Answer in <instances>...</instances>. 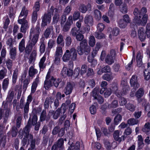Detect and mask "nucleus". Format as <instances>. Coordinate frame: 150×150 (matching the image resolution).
<instances>
[{"label": "nucleus", "mask_w": 150, "mask_h": 150, "mask_svg": "<svg viewBox=\"0 0 150 150\" xmlns=\"http://www.w3.org/2000/svg\"><path fill=\"white\" fill-rule=\"evenodd\" d=\"M142 130L144 132H149L150 130V123L149 122L145 123Z\"/></svg>", "instance_id": "ea45409f"}, {"label": "nucleus", "mask_w": 150, "mask_h": 150, "mask_svg": "<svg viewBox=\"0 0 150 150\" xmlns=\"http://www.w3.org/2000/svg\"><path fill=\"white\" fill-rule=\"evenodd\" d=\"M146 33L147 37H150V23L147 24L146 25Z\"/></svg>", "instance_id": "6e6d98bb"}, {"label": "nucleus", "mask_w": 150, "mask_h": 150, "mask_svg": "<svg viewBox=\"0 0 150 150\" xmlns=\"http://www.w3.org/2000/svg\"><path fill=\"white\" fill-rule=\"evenodd\" d=\"M55 44L54 41L52 39L49 40L48 43V49H47L45 53V54L49 55L51 49L52 47Z\"/></svg>", "instance_id": "aec40b11"}, {"label": "nucleus", "mask_w": 150, "mask_h": 150, "mask_svg": "<svg viewBox=\"0 0 150 150\" xmlns=\"http://www.w3.org/2000/svg\"><path fill=\"white\" fill-rule=\"evenodd\" d=\"M39 81V79L38 76H37L35 81L33 83L31 87V93H34L35 91Z\"/></svg>", "instance_id": "412c9836"}, {"label": "nucleus", "mask_w": 150, "mask_h": 150, "mask_svg": "<svg viewBox=\"0 0 150 150\" xmlns=\"http://www.w3.org/2000/svg\"><path fill=\"white\" fill-rule=\"evenodd\" d=\"M25 40L23 39L19 44V49L21 52H23L25 49Z\"/></svg>", "instance_id": "f704fd0d"}, {"label": "nucleus", "mask_w": 150, "mask_h": 150, "mask_svg": "<svg viewBox=\"0 0 150 150\" xmlns=\"http://www.w3.org/2000/svg\"><path fill=\"white\" fill-rule=\"evenodd\" d=\"M6 64L8 69L10 70H11L12 66V61L10 59H8L6 61Z\"/></svg>", "instance_id": "8fccbe9b"}, {"label": "nucleus", "mask_w": 150, "mask_h": 150, "mask_svg": "<svg viewBox=\"0 0 150 150\" xmlns=\"http://www.w3.org/2000/svg\"><path fill=\"white\" fill-rule=\"evenodd\" d=\"M45 45L43 42H41L40 47V50L41 53H43L45 50Z\"/></svg>", "instance_id": "4d7b16f0"}, {"label": "nucleus", "mask_w": 150, "mask_h": 150, "mask_svg": "<svg viewBox=\"0 0 150 150\" xmlns=\"http://www.w3.org/2000/svg\"><path fill=\"white\" fill-rule=\"evenodd\" d=\"M18 22L20 24H21L20 29L21 32L25 33L26 29L29 26L27 21L25 18H21L18 20Z\"/></svg>", "instance_id": "9d476101"}, {"label": "nucleus", "mask_w": 150, "mask_h": 150, "mask_svg": "<svg viewBox=\"0 0 150 150\" xmlns=\"http://www.w3.org/2000/svg\"><path fill=\"white\" fill-rule=\"evenodd\" d=\"M94 16L95 18L99 19L101 18V14L100 11L97 9H96L94 11Z\"/></svg>", "instance_id": "49530a36"}, {"label": "nucleus", "mask_w": 150, "mask_h": 150, "mask_svg": "<svg viewBox=\"0 0 150 150\" xmlns=\"http://www.w3.org/2000/svg\"><path fill=\"white\" fill-rule=\"evenodd\" d=\"M138 122V121L137 120L135 119L134 118L130 119L127 121V123L131 125L137 124Z\"/></svg>", "instance_id": "a19ab883"}, {"label": "nucleus", "mask_w": 150, "mask_h": 150, "mask_svg": "<svg viewBox=\"0 0 150 150\" xmlns=\"http://www.w3.org/2000/svg\"><path fill=\"white\" fill-rule=\"evenodd\" d=\"M38 72L37 70L34 68L33 67L31 66L29 68L28 73L30 77H33Z\"/></svg>", "instance_id": "5701e85b"}, {"label": "nucleus", "mask_w": 150, "mask_h": 150, "mask_svg": "<svg viewBox=\"0 0 150 150\" xmlns=\"http://www.w3.org/2000/svg\"><path fill=\"white\" fill-rule=\"evenodd\" d=\"M144 79L146 80H148L150 79V70L148 69L145 70L144 71Z\"/></svg>", "instance_id": "e433bc0d"}, {"label": "nucleus", "mask_w": 150, "mask_h": 150, "mask_svg": "<svg viewBox=\"0 0 150 150\" xmlns=\"http://www.w3.org/2000/svg\"><path fill=\"white\" fill-rule=\"evenodd\" d=\"M118 105L117 101V100H114L111 104L109 105L108 106V108H115Z\"/></svg>", "instance_id": "a18cd8bd"}, {"label": "nucleus", "mask_w": 150, "mask_h": 150, "mask_svg": "<svg viewBox=\"0 0 150 150\" xmlns=\"http://www.w3.org/2000/svg\"><path fill=\"white\" fill-rule=\"evenodd\" d=\"M9 79L8 78H6L4 79L2 83V88L4 91H5L8 88L9 84Z\"/></svg>", "instance_id": "473e14b6"}, {"label": "nucleus", "mask_w": 150, "mask_h": 150, "mask_svg": "<svg viewBox=\"0 0 150 150\" xmlns=\"http://www.w3.org/2000/svg\"><path fill=\"white\" fill-rule=\"evenodd\" d=\"M138 144L139 148L140 149L142 148L144 146L143 139L141 135H138L137 137Z\"/></svg>", "instance_id": "bb28decb"}, {"label": "nucleus", "mask_w": 150, "mask_h": 150, "mask_svg": "<svg viewBox=\"0 0 150 150\" xmlns=\"http://www.w3.org/2000/svg\"><path fill=\"white\" fill-rule=\"evenodd\" d=\"M144 31V29L142 27L140 28L138 30V37L141 41H143L146 38Z\"/></svg>", "instance_id": "2eb2a0df"}, {"label": "nucleus", "mask_w": 150, "mask_h": 150, "mask_svg": "<svg viewBox=\"0 0 150 150\" xmlns=\"http://www.w3.org/2000/svg\"><path fill=\"white\" fill-rule=\"evenodd\" d=\"M88 42L89 45L91 47H93L95 45L96 40L93 36L91 35L90 36Z\"/></svg>", "instance_id": "c756f323"}, {"label": "nucleus", "mask_w": 150, "mask_h": 150, "mask_svg": "<svg viewBox=\"0 0 150 150\" xmlns=\"http://www.w3.org/2000/svg\"><path fill=\"white\" fill-rule=\"evenodd\" d=\"M80 68L79 67H76L74 71V76L75 77H76L79 75Z\"/></svg>", "instance_id": "052dcab7"}, {"label": "nucleus", "mask_w": 150, "mask_h": 150, "mask_svg": "<svg viewBox=\"0 0 150 150\" xmlns=\"http://www.w3.org/2000/svg\"><path fill=\"white\" fill-rule=\"evenodd\" d=\"M90 111L91 114L93 115L95 114L96 111V107L94 105H92L90 108Z\"/></svg>", "instance_id": "338daca9"}, {"label": "nucleus", "mask_w": 150, "mask_h": 150, "mask_svg": "<svg viewBox=\"0 0 150 150\" xmlns=\"http://www.w3.org/2000/svg\"><path fill=\"white\" fill-rule=\"evenodd\" d=\"M99 88H95L91 93V95L95 99H97L99 96L98 95Z\"/></svg>", "instance_id": "c9c22d12"}, {"label": "nucleus", "mask_w": 150, "mask_h": 150, "mask_svg": "<svg viewBox=\"0 0 150 150\" xmlns=\"http://www.w3.org/2000/svg\"><path fill=\"white\" fill-rule=\"evenodd\" d=\"M59 15L57 12L55 13L53 18V23H57L59 20Z\"/></svg>", "instance_id": "09e8293b"}, {"label": "nucleus", "mask_w": 150, "mask_h": 150, "mask_svg": "<svg viewBox=\"0 0 150 150\" xmlns=\"http://www.w3.org/2000/svg\"><path fill=\"white\" fill-rule=\"evenodd\" d=\"M57 43L58 44H61V45L63 47L64 45L63 37L61 34L59 35L57 38Z\"/></svg>", "instance_id": "2f4dec72"}, {"label": "nucleus", "mask_w": 150, "mask_h": 150, "mask_svg": "<svg viewBox=\"0 0 150 150\" xmlns=\"http://www.w3.org/2000/svg\"><path fill=\"white\" fill-rule=\"evenodd\" d=\"M77 55L76 51L74 48H71L70 51L67 50L63 56V61L64 62H67L70 58L73 60H75L76 59Z\"/></svg>", "instance_id": "7ed1b4c3"}, {"label": "nucleus", "mask_w": 150, "mask_h": 150, "mask_svg": "<svg viewBox=\"0 0 150 150\" xmlns=\"http://www.w3.org/2000/svg\"><path fill=\"white\" fill-rule=\"evenodd\" d=\"M144 93V91L142 88H141L136 92L135 95L138 98H139L142 96Z\"/></svg>", "instance_id": "37998d69"}, {"label": "nucleus", "mask_w": 150, "mask_h": 150, "mask_svg": "<svg viewBox=\"0 0 150 150\" xmlns=\"http://www.w3.org/2000/svg\"><path fill=\"white\" fill-rule=\"evenodd\" d=\"M127 23H126L122 19H120L118 22V26L120 28H125L127 25Z\"/></svg>", "instance_id": "79ce46f5"}, {"label": "nucleus", "mask_w": 150, "mask_h": 150, "mask_svg": "<svg viewBox=\"0 0 150 150\" xmlns=\"http://www.w3.org/2000/svg\"><path fill=\"white\" fill-rule=\"evenodd\" d=\"M80 13L79 11L75 12L73 15V19L74 21H76L80 17Z\"/></svg>", "instance_id": "864d4df0"}, {"label": "nucleus", "mask_w": 150, "mask_h": 150, "mask_svg": "<svg viewBox=\"0 0 150 150\" xmlns=\"http://www.w3.org/2000/svg\"><path fill=\"white\" fill-rule=\"evenodd\" d=\"M7 72V70L6 69L3 70H1L0 71V79H3L5 76Z\"/></svg>", "instance_id": "5fc2aeb1"}, {"label": "nucleus", "mask_w": 150, "mask_h": 150, "mask_svg": "<svg viewBox=\"0 0 150 150\" xmlns=\"http://www.w3.org/2000/svg\"><path fill=\"white\" fill-rule=\"evenodd\" d=\"M120 32L119 29L117 28H113L112 30L111 33L110 34L109 37L111 38L112 36H117L119 34Z\"/></svg>", "instance_id": "393cba45"}, {"label": "nucleus", "mask_w": 150, "mask_h": 150, "mask_svg": "<svg viewBox=\"0 0 150 150\" xmlns=\"http://www.w3.org/2000/svg\"><path fill=\"white\" fill-rule=\"evenodd\" d=\"M63 53V50L62 47L58 46L56 49L54 56L62 57Z\"/></svg>", "instance_id": "6ab92c4d"}, {"label": "nucleus", "mask_w": 150, "mask_h": 150, "mask_svg": "<svg viewBox=\"0 0 150 150\" xmlns=\"http://www.w3.org/2000/svg\"><path fill=\"white\" fill-rule=\"evenodd\" d=\"M50 72L49 71L47 75L46 80L44 82V87L46 90L48 89L53 86V84L51 83V79H49L50 78Z\"/></svg>", "instance_id": "f8f14e48"}, {"label": "nucleus", "mask_w": 150, "mask_h": 150, "mask_svg": "<svg viewBox=\"0 0 150 150\" xmlns=\"http://www.w3.org/2000/svg\"><path fill=\"white\" fill-rule=\"evenodd\" d=\"M111 88L112 89H111V90H112V92H114L118 97H120L121 96L125 94L129 91V86L125 85L123 89V91L122 93H120V94H119L118 91H117L118 88L117 84L116 83L113 84L112 85Z\"/></svg>", "instance_id": "0eeeda50"}, {"label": "nucleus", "mask_w": 150, "mask_h": 150, "mask_svg": "<svg viewBox=\"0 0 150 150\" xmlns=\"http://www.w3.org/2000/svg\"><path fill=\"white\" fill-rule=\"evenodd\" d=\"M125 106L128 110L131 111H134L135 110V107L132 104L128 103Z\"/></svg>", "instance_id": "c03bdc74"}, {"label": "nucleus", "mask_w": 150, "mask_h": 150, "mask_svg": "<svg viewBox=\"0 0 150 150\" xmlns=\"http://www.w3.org/2000/svg\"><path fill=\"white\" fill-rule=\"evenodd\" d=\"M53 99H52L50 98H46L45 103V106H47L49 104H51L53 102Z\"/></svg>", "instance_id": "774afa93"}, {"label": "nucleus", "mask_w": 150, "mask_h": 150, "mask_svg": "<svg viewBox=\"0 0 150 150\" xmlns=\"http://www.w3.org/2000/svg\"><path fill=\"white\" fill-rule=\"evenodd\" d=\"M80 147L79 144V142H76L75 146H74L73 144H72L69 147L67 150H79Z\"/></svg>", "instance_id": "7c9ffc66"}, {"label": "nucleus", "mask_w": 150, "mask_h": 150, "mask_svg": "<svg viewBox=\"0 0 150 150\" xmlns=\"http://www.w3.org/2000/svg\"><path fill=\"white\" fill-rule=\"evenodd\" d=\"M105 26L104 24L102 23H100L98 24L97 27V29L99 31L101 32L103 30Z\"/></svg>", "instance_id": "e2e57ef3"}, {"label": "nucleus", "mask_w": 150, "mask_h": 150, "mask_svg": "<svg viewBox=\"0 0 150 150\" xmlns=\"http://www.w3.org/2000/svg\"><path fill=\"white\" fill-rule=\"evenodd\" d=\"M87 67L86 65L84 64L82 65L81 69V74L83 75L85 74L87 71Z\"/></svg>", "instance_id": "bf43d9fd"}, {"label": "nucleus", "mask_w": 150, "mask_h": 150, "mask_svg": "<svg viewBox=\"0 0 150 150\" xmlns=\"http://www.w3.org/2000/svg\"><path fill=\"white\" fill-rule=\"evenodd\" d=\"M16 51L15 47L10 48V54L11 58L12 59H14L16 55Z\"/></svg>", "instance_id": "a878e982"}, {"label": "nucleus", "mask_w": 150, "mask_h": 150, "mask_svg": "<svg viewBox=\"0 0 150 150\" xmlns=\"http://www.w3.org/2000/svg\"><path fill=\"white\" fill-rule=\"evenodd\" d=\"M51 83H52L53 85L57 87L58 86L59 84L61 81V80L59 79H56L53 77L51 78Z\"/></svg>", "instance_id": "cd10ccee"}, {"label": "nucleus", "mask_w": 150, "mask_h": 150, "mask_svg": "<svg viewBox=\"0 0 150 150\" xmlns=\"http://www.w3.org/2000/svg\"><path fill=\"white\" fill-rule=\"evenodd\" d=\"M115 50H111L109 54L106 56L105 61L109 65H111L114 62L115 59Z\"/></svg>", "instance_id": "6e6552de"}, {"label": "nucleus", "mask_w": 150, "mask_h": 150, "mask_svg": "<svg viewBox=\"0 0 150 150\" xmlns=\"http://www.w3.org/2000/svg\"><path fill=\"white\" fill-rule=\"evenodd\" d=\"M28 10L25 7H23L19 16V18H21V17L24 16V18H25H25L28 15Z\"/></svg>", "instance_id": "4be33fe9"}, {"label": "nucleus", "mask_w": 150, "mask_h": 150, "mask_svg": "<svg viewBox=\"0 0 150 150\" xmlns=\"http://www.w3.org/2000/svg\"><path fill=\"white\" fill-rule=\"evenodd\" d=\"M28 142H31L30 148H29L28 150H36L34 149L35 146V140L33 139V137L31 134H28Z\"/></svg>", "instance_id": "f3484780"}, {"label": "nucleus", "mask_w": 150, "mask_h": 150, "mask_svg": "<svg viewBox=\"0 0 150 150\" xmlns=\"http://www.w3.org/2000/svg\"><path fill=\"white\" fill-rule=\"evenodd\" d=\"M91 7L90 4H88L87 6L83 4H81L79 5V9L81 13H84L86 12L88 8H90Z\"/></svg>", "instance_id": "dca6fc26"}, {"label": "nucleus", "mask_w": 150, "mask_h": 150, "mask_svg": "<svg viewBox=\"0 0 150 150\" xmlns=\"http://www.w3.org/2000/svg\"><path fill=\"white\" fill-rule=\"evenodd\" d=\"M74 64L73 62L70 61L69 62L68 68L64 67L61 72V74L63 76L67 75L70 76H71L73 74V69Z\"/></svg>", "instance_id": "423d86ee"}, {"label": "nucleus", "mask_w": 150, "mask_h": 150, "mask_svg": "<svg viewBox=\"0 0 150 150\" xmlns=\"http://www.w3.org/2000/svg\"><path fill=\"white\" fill-rule=\"evenodd\" d=\"M54 64L57 65H59L60 62V58L61 57L57 56H54Z\"/></svg>", "instance_id": "13d9d810"}, {"label": "nucleus", "mask_w": 150, "mask_h": 150, "mask_svg": "<svg viewBox=\"0 0 150 150\" xmlns=\"http://www.w3.org/2000/svg\"><path fill=\"white\" fill-rule=\"evenodd\" d=\"M122 117L119 114L117 115L114 119V123L116 125H117L121 121Z\"/></svg>", "instance_id": "58836bf2"}, {"label": "nucleus", "mask_w": 150, "mask_h": 150, "mask_svg": "<svg viewBox=\"0 0 150 150\" xmlns=\"http://www.w3.org/2000/svg\"><path fill=\"white\" fill-rule=\"evenodd\" d=\"M123 21L126 23H129L130 22V20L129 19V16L127 14H125L123 16V18L122 19Z\"/></svg>", "instance_id": "603ef678"}, {"label": "nucleus", "mask_w": 150, "mask_h": 150, "mask_svg": "<svg viewBox=\"0 0 150 150\" xmlns=\"http://www.w3.org/2000/svg\"><path fill=\"white\" fill-rule=\"evenodd\" d=\"M91 48L88 46L87 41L86 39L83 40L80 44V46L77 47L78 54L82 55L84 52L88 53L90 52Z\"/></svg>", "instance_id": "20e7f679"}, {"label": "nucleus", "mask_w": 150, "mask_h": 150, "mask_svg": "<svg viewBox=\"0 0 150 150\" xmlns=\"http://www.w3.org/2000/svg\"><path fill=\"white\" fill-rule=\"evenodd\" d=\"M74 86L72 84L70 83H67L65 87L64 91L65 94L67 95L70 94L73 89Z\"/></svg>", "instance_id": "4468645a"}, {"label": "nucleus", "mask_w": 150, "mask_h": 150, "mask_svg": "<svg viewBox=\"0 0 150 150\" xmlns=\"http://www.w3.org/2000/svg\"><path fill=\"white\" fill-rule=\"evenodd\" d=\"M40 30L39 25H37L35 28H32L30 30L29 38L30 41H29L25 49L26 53H29L32 50L33 47L37 42L40 33Z\"/></svg>", "instance_id": "f03ea898"}, {"label": "nucleus", "mask_w": 150, "mask_h": 150, "mask_svg": "<svg viewBox=\"0 0 150 150\" xmlns=\"http://www.w3.org/2000/svg\"><path fill=\"white\" fill-rule=\"evenodd\" d=\"M40 3L39 1L35 2L34 6L33 8L34 11H35L36 12L39 10Z\"/></svg>", "instance_id": "680f3d73"}, {"label": "nucleus", "mask_w": 150, "mask_h": 150, "mask_svg": "<svg viewBox=\"0 0 150 150\" xmlns=\"http://www.w3.org/2000/svg\"><path fill=\"white\" fill-rule=\"evenodd\" d=\"M84 22L85 23L88 25L91 26L92 25L93 22V17L90 16H86L85 17Z\"/></svg>", "instance_id": "a211bd4d"}, {"label": "nucleus", "mask_w": 150, "mask_h": 150, "mask_svg": "<svg viewBox=\"0 0 150 150\" xmlns=\"http://www.w3.org/2000/svg\"><path fill=\"white\" fill-rule=\"evenodd\" d=\"M130 83L132 86L135 89L139 86V85L137 82V77L135 75H133L130 80Z\"/></svg>", "instance_id": "ddd939ff"}, {"label": "nucleus", "mask_w": 150, "mask_h": 150, "mask_svg": "<svg viewBox=\"0 0 150 150\" xmlns=\"http://www.w3.org/2000/svg\"><path fill=\"white\" fill-rule=\"evenodd\" d=\"M38 117L36 115H34L32 119L30 118L28 120V123L31 126L35 125V129L36 130H38L39 129L40 124L39 122H37Z\"/></svg>", "instance_id": "1a4fd4ad"}, {"label": "nucleus", "mask_w": 150, "mask_h": 150, "mask_svg": "<svg viewBox=\"0 0 150 150\" xmlns=\"http://www.w3.org/2000/svg\"><path fill=\"white\" fill-rule=\"evenodd\" d=\"M65 106V104H63L61 109L58 108L55 112H53L52 114H53V117L54 119H57L60 113L63 114L66 111Z\"/></svg>", "instance_id": "9b49d317"}, {"label": "nucleus", "mask_w": 150, "mask_h": 150, "mask_svg": "<svg viewBox=\"0 0 150 150\" xmlns=\"http://www.w3.org/2000/svg\"><path fill=\"white\" fill-rule=\"evenodd\" d=\"M147 9L145 7L142 8L140 11L138 9L135 8L134 10V14L135 16L133 22L138 25H144L148 19V15L146 14Z\"/></svg>", "instance_id": "f257e3e1"}, {"label": "nucleus", "mask_w": 150, "mask_h": 150, "mask_svg": "<svg viewBox=\"0 0 150 150\" xmlns=\"http://www.w3.org/2000/svg\"><path fill=\"white\" fill-rule=\"evenodd\" d=\"M54 10V7L52 6L48 10L47 13L45 14L42 18L41 24L42 27H44L50 23L51 21V15Z\"/></svg>", "instance_id": "39448f33"}, {"label": "nucleus", "mask_w": 150, "mask_h": 150, "mask_svg": "<svg viewBox=\"0 0 150 150\" xmlns=\"http://www.w3.org/2000/svg\"><path fill=\"white\" fill-rule=\"evenodd\" d=\"M18 71L17 69H16L14 71L12 76V81L13 83H16L18 79Z\"/></svg>", "instance_id": "4c0bfd02"}, {"label": "nucleus", "mask_w": 150, "mask_h": 150, "mask_svg": "<svg viewBox=\"0 0 150 150\" xmlns=\"http://www.w3.org/2000/svg\"><path fill=\"white\" fill-rule=\"evenodd\" d=\"M120 134V132L118 130H116L113 133V137L115 139L119 142L122 141V138L120 137L119 135Z\"/></svg>", "instance_id": "b1692460"}, {"label": "nucleus", "mask_w": 150, "mask_h": 150, "mask_svg": "<svg viewBox=\"0 0 150 150\" xmlns=\"http://www.w3.org/2000/svg\"><path fill=\"white\" fill-rule=\"evenodd\" d=\"M79 30H77L76 28L75 27L72 29L71 31V33L72 36H76L77 33H79Z\"/></svg>", "instance_id": "69168bd1"}, {"label": "nucleus", "mask_w": 150, "mask_h": 150, "mask_svg": "<svg viewBox=\"0 0 150 150\" xmlns=\"http://www.w3.org/2000/svg\"><path fill=\"white\" fill-rule=\"evenodd\" d=\"M96 38L98 39H101L105 38V35L102 33H96L95 34Z\"/></svg>", "instance_id": "0e129e2a"}, {"label": "nucleus", "mask_w": 150, "mask_h": 150, "mask_svg": "<svg viewBox=\"0 0 150 150\" xmlns=\"http://www.w3.org/2000/svg\"><path fill=\"white\" fill-rule=\"evenodd\" d=\"M45 55L43 56L41 59L39 63V66L40 69H43L45 66L44 64V62H45L46 60V57Z\"/></svg>", "instance_id": "72a5a7b5"}, {"label": "nucleus", "mask_w": 150, "mask_h": 150, "mask_svg": "<svg viewBox=\"0 0 150 150\" xmlns=\"http://www.w3.org/2000/svg\"><path fill=\"white\" fill-rule=\"evenodd\" d=\"M136 58L137 66L138 67H141L142 65V57L140 53H138Z\"/></svg>", "instance_id": "c85d7f7f"}, {"label": "nucleus", "mask_w": 150, "mask_h": 150, "mask_svg": "<svg viewBox=\"0 0 150 150\" xmlns=\"http://www.w3.org/2000/svg\"><path fill=\"white\" fill-rule=\"evenodd\" d=\"M103 78L107 81H109L112 79V77L111 75L107 74L104 75L103 76Z\"/></svg>", "instance_id": "3c124183"}, {"label": "nucleus", "mask_w": 150, "mask_h": 150, "mask_svg": "<svg viewBox=\"0 0 150 150\" xmlns=\"http://www.w3.org/2000/svg\"><path fill=\"white\" fill-rule=\"evenodd\" d=\"M64 140L63 139L60 138L58 140L57 143L55 144L56 145V146L58 148H62L64 144Z\"/></svg>", "instance_id": "de8ad7c7"}]
</instances>
